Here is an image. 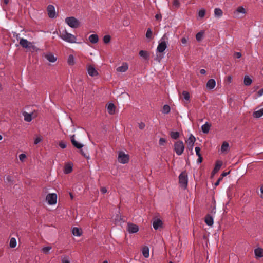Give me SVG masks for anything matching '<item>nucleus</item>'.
<instances>
[{
	"label": "nucleus",
	"mask_w": 263,
	"mask_h": 263,
	"mask_svg": "<svg viewBox=\"0 0 263 263\" xmlns=\"http://www.w3.org/2000/svg\"><path fill=\"white\" fill-rule=\"evenodd\" d=\"M59 36L63 40L70 43L76 42V37L73 34L67 32L66 30L60 31Z\"/></svg>",
	"instance_id": "nucleus-1"
},
{
	"label": "nucleus",
	"mask_w": 263,
	"mask_h": 263,
	"mask_svg": "<svg viewBox=\"0 0 263 263\" xmlns=\"http://www.w3.org/2000/svg\"><path fill=\"white\" fill-rule=\"evenodd\" d=\"M184 144L182 141H177L175 142L174 144V150L178 156L182 154L184 152Z\"/></svg>",
	"instance_id": "nucleus-2"
},
{
	"label": "nucleus",
	"mask_w": 263,
	"mask_h": 263,
	"mask_svg": "<svg viewBox=\"0 0 263 263\" xmlns=\"http://www.w3.org/2000/svg\"><path fill=\"white\" fill-rule=\"evenodd\" d=\"M168 38L166 34H164L160 40V42L157 48V50L159 52H163L167 47V40Z\"/></svg>",
	"instance_id": "nucleus-3"
},
{
	"label": "nucleus",
	"mask_w": 263,
	"mask_h": 263,
	"mask_svg": "<svg viewBox=\"0 0 263 263\" xmlns=\"http://www.w3.org/2000/svg\"><path fill=\"white\" fill-rule=\"evenodd\" d=\"M179 183L182 187L185 189L187 186L188 179L186 172H182L179 176Z\"/></svg>",
	"instance_id": "nucleus-4"
},
{
	"label": "nucleus",
	"mask_w": 263,
	"mask_h": 263,
	"mask_svg": "<svg viewBox=\"0 0 263 263\" xmlns=\"http://www.w3.org/2000/svg\"><path fill=\"white\" fill-rule=\"evenodd\" d=\"M65 22L71 28H77L80 26L79 21L74 17H67Z\"/></svg>",
	"instance_id": "nucleus-5"
},
{
	"label": "nucleus",
	"mask_w": 263,
	"mask_h": 263,
	"mask_svg": "<svg viewBox=\"0 0 263 263\" xmlns=\"http://www.w3.org/2000/svg\"><path fill=\"white\" fill-rule=\"evenodd\" d=\"M118 161L121 163L125 164L129 161V156L123 152H120L118 158Z\"/></svg>",
	"instance_id": "nucleus-6"
},
{
	"label": "nucleus",
	"mask_w": 263,
	"mask_h": 263,
	"mask_svg": "<svg viewBox=\"0 0 263 263\" xmlns=\"http://www.w3.org/2000/svg\"><path fill=\"white\" fill-rule=\"evenodd\" d=\"M46 200L50 205L54 204L57 203V196L56 194H48L46 196Z\"/></svg>",
	"instance_id": "nucleus-7"
},
{
	"label": "nucleus",
	"mask_w": 263,
	"mask_h": 263,
	"mask_svg": "<svg viewBox=\"0 0 263 263\" xmlns=\"http://www.w3.org/2000/svg\"><path fill=\"white\" fill-rule=\"evenodd\" d=\"M87 70L88 74L91 77H95L98 74L97 71L93 65H88L87 67Z\"/></svg>",
	"instance_id": "nucleus-8"
},
{
	"label": "nucleus",
	"mask_w": 263,
	"mask_h": 263,
	"mask_svg": "<svg viewBox=\"0 0 263 263\" xmlns=\"http://www.w3.org/2000/svg\"><path fill=\"white\" fill-rule=\"evenodd\" d=\"M47 10L48 15L50 18H54L55 16V12L54 7L53 5H49L48 6Z\"/></svg>",
	"instance_id": "nucleus-9"
},
{
	"label": "nucleus",
	"mask_w": 263,
	"mask_h": 263,
	"mask_svg": "<svg viewBox=\"0 0 263 263\" xmlns=\"http://www.w3.org/2000/svg\"><path fill=\"white\" fill-rule=\"evenodd\" d=\"M196 139L195 137L191 135L190 137L186 141V143L187 144L188 148L192 150L194 144L195 142Z\"/></svg>",
	"instance_id": "nucleus-10"
},
{
	"label": "nucleus",
	"mask_w": 263,
	"mask_h": 263,
	"mask_svg": "<svg viewBox=\"0 0 263 263\" xmlns=\"http://www.w3.org/2000/svg\"><path fill=\"white\" fill-rule=\"evenodd\" d=\"M128 230L129 233H134L138 231L139 228L138 226L136 224L133 223H129L128 224Z\"/></svg>",
	"instance_id": "nucleus-11"
},
{
	"label": "nucleus",
	"mask_w": 263,
	"mask_h": 263,
	"mask_svg": "<svg viewBox=\"0 0 263 263\" xmlns=\"http://www.w3.org/2000/svg\"><path fill=\"white\" fill-rule=\"evenodd\" d=\"M20 45L23 48H27L30 46L31 43L28 42L26 39L22 38L20 41Z\"/></svg>",
	"instance_id": "nucleus-12"
},
{
	"label": "nucleus",
	"mask_w": 263,
	"mask_h": 263,
	"mask_svg": "<svg viewBox=\"0 0 263 263\" xmlns=\"http://www.w3.org/2000/svg\"><path fill=\"white\" fill-rule=\"evenodd\" d=\"M70 139H71V143H72V145L74 147H76V148H77L78 149H80V148H81L83 146V144L78 143L75 140V139H74V135L71 136V137H70Z\"/></svg>",
	"instance_id": "nucleus-13"
},
{
	"label": "nucleus",
	"mask_w": 263,
	"mask_h": 263,
	"mask_svg": "<svg viewBox=\"0 0 263 263\" xmlns=\"http://www.w3.org/2000/svg\"><path fill=\"white\" fill-rule=\"evenodd\" d=\"M254 254L256 258H261L263 257V249L257 248L254 250Z\"/></svg>",
	"instance_id": "nucleus-14"
},
{
	"label": "nucleus",
	"mask_w": 263,
	"mask_h": 263,
	"mask_svg": "<svg viewBox=\"0 0 263 263\" xmlns=\"http://www.w3.org/2000/svg\"><path fill=\"white\" fill-rule=\"evenodd\" d=\"M222 163L220 161H216L215 166V167L212 171V173L213 175H214L215 174H216V173H217L218 172V171L220 170V168L222 165Z\"/></svg>",
	"instance_id": "nucleus-15"
},
{
	"label": "nucleus",
	"mask_w": 263,
	"mask_h": 263,
	"mask_svg": "<svg viewBox=\"0 0 263 263\" xmlns=\"http://www.w3.org/2000/svg\"><path fill=\"white\" fill-rule=\"evenodd\" d=\"M162 225V221L157 219L153 221V226L155 230H158L160 227H161Z\"/></svg>",
	"instance_id": "nucleus-16"
},
{
	"label": "nucleus",
	"mask_w": 263,
	"mask_h": 263,
	"mask_svg": "<svg viewBox=\"0 0 263 263\" xmlns=\"http://www.w3.org/2000/svg\"><path fill=\"white\" fill-rule=\"evenodd\" d=\"M128 66L126 63H124L122 66L117 68V71L120 72H125L128 69Z\"/></svg>",
	"instance_id": "nucleus-17"
},
{
	"label": "nucleus",
	"mask_w": 263,
	"mask_h": 263,
	"mask_svg": "<svg viewBox=\"0 0 263 263\" xmlns=\"http://www.w3.org/2000/svg\"><path fill=\"white\" fill-rule=\"evenodd\" d=\"M116 110V106L113 103H109L107 107L108 112L110 115H113L115 114Z\"/></svg>",
	"instance_id": "nucleus-18"
},
{
	"label": "nucleus",
	"mask_w": 263,
	"mask_h": 263,
	"mask_svg": "<svg viewBox=\"0 0 263 263\" xmlns=\"http://www.w3.org/2000/svg\"><path fill=\"white\" fill-rule=\"evenodd\" d=\"M215 81L213 79H210L206 83V87L210 89H213L215 87Z\"/></svg>",
	"instance_id": "nucleus-19"
},
{
	"label": "nucleus",
	"mask_w": 263,
	"mask_h": 263,
	"mask_svg": "<svg viewBox=\"0 0 263 263\" xmlns=\"http://www.w3.org/2000/svg\"><path fill=\"white\" fill-rule=\"evenodd\" d=\"M210 127L211 125L208 122H206L201 127L202 132L204 134L208 133L210 130Z\"/></svg>",
	"instance_id": "nucleus-20"
},
{
	"label": "nucleus",
	"mask_w": 263,
	"mask_h": 263,
	"mask_svg": "<svg viewBox=\"0 0 263 263\" xmlns=\"http://www.w3.org/2000/svg\"><path fill=\"white\" fill-rule=\"evenodd\" d=\"M72 171V165L71 164L67 163L65 165L64 172L66 174H69Z\"/></svg>",
	"instance_id": "nucleus-21"
},
{
	"label": "nucleus",
	"mask_w": 263,
	"mask_h": 263,
	"mask_svg": "<svg viewBox=\"0 0 263 263\" xmlns=\"http://www.w3.org/2000/svg\"><path fill=\"white\" fill-rule=\"evenodd\" d=\"M205 222L208 226H212L213 224V219L210 215H207L205 218Z\"/></svg>",
	"instance_id": "nucleus-22"
},
{
	"label": "nucleus",
	"mask_w": 263,
	"mask_h": 263,
	"mask_svg": "<svg viewBox=\"0 0 263 263\" xmlns=\"http://www.w3.org/2000/svg\"><path fill=\"white\" fill-rule=\"evenodd\" d=\"M23 115L24 117V120L26 122H30L32 120V114H29L24 111L23 112Z\"/></svg>",
	"instance_id": "nucleus-23"
},
{
	"label": "nucleus",
	"mask_w": 263,
	"mask_h": 263,
	"mask_svg": "<svg viewBox=\"0 0 263 263\" xmlns=\"http://www.w3.org/2000/svg\"><path fill=\"white\" fill-rule=\"evenodd\" d=\"M89 40L91 43H97L98 42V36L97 34H91L89 36Z\"/></svg>",
	"instance_id": "nucleus-24"
},
{
	"label": "nucleus",
	"mask_w": 263,
	"mask_h": 263,
	"mask_svg": "<svg viewBox=\"0 0 263 263\" xmlns=\"http://www.w3.org/2000/svg\"><path fill=\"white\" fill-rule=\"evenodd\" d=\"M72 232L73 235L76 236H80L82 235L81 230L77 227L72 229Z\"/></svg>",
	"instance_id": "nucleus-25"
},
{
	"label": "nucleus",
	"mask_w": 263,
	"mask_h": 263,
	"mask_svg": "<svg viewBox=\"0 0 263 263\" xmlns=\"http://www.w3.org/2000/svg\"><path fill=\"white\" fill-rule=\"evenodd\" d=\"M253 116L254 117L258 118L263 116V108L258 110L255 111L253 112Z\"/></svg>",
	"instance_id": "nucleus-26"
},
{
	"label": "nucleus",
	"mask_w": 263,
	"mask_h": 263,
	"mask_svg": "<svg viewBox=\"0 0 263 263\" xmlns=\"http://www.w3.org/2000/svg\"><path fill=\"white\" fill-rule=\"evenodd\" d=\"M182 95L184 99L185 100L184 103L187 104L189 102V101H190V94H189V93L187 91H183L182 92Z\"/></svg>",
	"instance_id": "nucleus-27"
},
{
	"label": "nucleus",
	"mask_w": 263,
	"mask_h": 263,
	"mask_svg": "<svg viewBox=\"0 0 263 263\" xmlns=\"http://www.w3.org/2000/svg\"><path fill=\"white\" fill-rule=\"evenodd\" d=\"M46 58L50 62H54L57 58L52 53H48L45 55Z\"/></svg>",
	"instance_id": "nucleus-28"
},
{
	"label": "nucleus",
	"mask_w": 263,
	"mask_h": 263,
	"mask_svg": "<svg viewBox=\"0 0 263 263\" xmlns=\"http://www.w3.org/2000/svg\"><path fill=\"white\" fill-rule=\"evenodd\" d=\"M139 55L145 60H148L149 57V54L148 52L144 50H140L139 51Z\"/></svg>",
	"instance_id": "nucleus-29"
},
{
	"label": "nucleus",
	"mask_w": 263,
	"mask_h": 263,
	"mask_svg": "<svg viewBox=\"0 0 263 263\" xmlns=\"http://www.w3.org/2000/svg\"><path fill=\"white\" fill-rule=\"evenodd\" d=\"M252 82V79L248 76H246L244 78V84L246 86H249Z\"/></svg>",
	"instance_id": "nucleus-30"
},
{
	"label": "nucleus",
	"mask_w": 263,
	"mask_h": 263,
	"mask_svg": "<svg viewBox=\"0 0 263 263\" xmlns=\"http://www.w3.org/2000/svg\"><path fill=\"white\" fill-rule=\"evenodd\" d=\"M142 254L144 257L147 258L149 256V249L147 247H143Z\"/></svg>",
	"instance_id": "nucleus-31"
},
{
	"label": "nucleus",
	"mask_w": 263,
	"mask_h": 263,
	"mask_svg": "<svg viewBox=\"0 0 263 263\" xmlns=\"http://www.w3.org/2000/svg\"><path fill=\"white\" fill-rule=\"evenodd\" d=\"M180 136V134L178 132H171L170 133V136L172 139H177Z\"/></svg>",
	"instance_id": "nucleus-32"
},
{
	"label": "nucleus",
	"mask_w": 263,
	"mask_h": 263,
	"mask_svg": "<svg viewBox=\"0 0 263 263\" xmlns=\"http://www.w3.org/2000/svg\"><path fill=\"white\" fill-rule=\"evenodd\" d=\"M229 146V143L227 142H223L221 147V151L222 152L227 151Z\"/></svg>",
	"instance_id": "nucleus-33"
},
{
	"label": "nucleus",
	"mask_w": 263,
	"mask_h": 263,
	"mask_svg": "<svg viewBox=\"0 0 263 263\" xmlns=\"http://www.w3.org/2000/svg\"><path fill=\"white\" fill-rule=\"evenodd\" d=\"M215 15L218 17H220L222 15V11L219 8H215L214 10Z\"/></svg>",
	"instance_id": "nucleus-34"
},
{
	"label": "nucleus",
	"mask_w": 263,
	"mask_h": 263,
	"mask_svg": "<svg viewBox=\"0 0 263 263\" xmlns=\"http://www.w3.org/2000/svg\"><path fill=\"white\" fill-rule=\"evenodd\" d=\"M67 62L70 65H73L74 64V57L72 54L69 55Z\"/></svg>",
	"instance_id": "nucleus-35"
},
{
	"label": "nucleus",
	"mask_w": 263,
	"mask_h": 263,
	"mask_svg": "<svg viewBox=\"0 0 263 263\" xmlns=\"http://www.w3.org/2000/svg\"><path fill=\"white\" fill-rule=\"evenodd\" d=\"M4 181L7 183H12L13 182L12 178L10 175H7L4 178Z\"/></svg>",
	"instance_id": "nucleus-36"
},
{
	"label": "nucleus",
	"mask_w": 263,
	"mask_h": 263,
	"mask_svg": "<svg viewBox=\"0 0 263 263\" xmlns=\"http://www.w3.org/2000/svg\"><path fill=\"white\" fill-rule=\"evenodd\" d=\"M16 246V240L14 238H11L10 240V247L11 248H14Z\"/></svg>",
	"instance_id": "nucleus-37"
},
{
	"label": "nucleus",
	"mask_w": 263,
	"mask_h": 263,
	"mask_svg": "<svg viewBox=\"0 0 263 263\" xmlns=\"http://www.w3.org/2000/svg\"><path fill=\"white\" fill-rule=\"evenodd\" d=\"M170 111V107L168 105H164L162 112L164 114H168Z\"/></svg>",
	"instance_id": "nucleus-38"
},
{
	"label": "nucleus",
	"mask_w": 263,
	"mask_h": 263,
	"mask_svg": "<svg viewBox=\"0 0 263 263\" xmlns=\"http://www.w3.org/2000/svg\"><path fill=\"white\" fill-rule=\"evenodd\" d=\"M51 248L50 246L45 247L42 248V251L44 253L48 254Z\"/></svg>",
	"instance_id": "nucleus-39"
},
{
	"label": "nucleus",
	"mask_w": 263,
	"mask_h": 263,
	"mask_svg": "<svg viewBox=\"0 0 263 263\" xmlns=\"http://www.w3.org/2000/svg\"><path fill=\"white\" fill-rule=\"evenodd\" d=\"M61 262L62 263H70L69 258L65 256L61 257Z\"/></svg>",
	"instance_id": "nucleus-40"
},
{
	"label": "nucleus",
	"mask_w": 263,
	"mask_h": 263,
	"mask_svg": "<svg viewBox=\"0 0 263 263\" xmlns=\"http://www.w3.org/2000/svg\"><path fill=\"white\" fill-rule=\"evenodd\" d=\"M203 37V33L201 32H198L196 35V39L198 41H200Z\"/></svg>",
	"instance_id": "nucleus-41"
},
{
	"label": "nucleus",
	"mask_w": 263,
	"mask_h": 263,
	"mask_svg": "<svg viewBox=\"0 0 263 263\" xmlns=\"http://www.w3.org/2000/svg\"><path fill=\"white\" fill-rule=\"evenodd\" d=\"M152 36V31L150 28H148L146 33V37L148 39L151 38Z\"/></svg>",
	"instance_id": "nucleus-42"
},
{
	"label": "nucleus",
	"mask_w": 263,
	"mask_h": 263,
	"mask_svg": "<svg viewBox=\"0 0 263 263\" xmlns=\"http://www.w3.org/2000/svg\"><path fill=\"white\" fill-rule=\"evenodd\" d=\"M110 41V36L108 35H105L103 37V41L105 43H108Z\"/></svg>",
	"instance_id": "nucleus-43"
},
{
	"label": "nucleus",
	"mask_w": 263,
	"mask_h": 263,
	"mask_svg": "<svg viewBox=\"0 0 263 263\" xmlns=\"http://www.w3.org/2000/svg\"><path fill=\"white\" fill-rule=\"evenodd\" d=\"M205 10L204 9H201L200 10L199 12H198V16L202 18V17H203L205 15Z\"/></svg>",
	"instance_id": "nucleus-44"
},
{
	"label": "nucleus",
	"mask_w": 263,
	"mask_h": 263,
	"mask_svg": "<svg viewBox=\"0 0 263 263\" xmlns=\"http://www.w3.org/2000/svg\"><path fill=\"white\" fill-rule=\"evenodd\" d=\"M42 140V138L41 136H38L37 137L35 140H34V143L35 144H38L39 142H40Z\"/></svg>",
	"instance_id": "nucleus-45"
},
{
	"label": "nucleus",
	"mask_w": 263,
	"mask_h": 263,
	"mask_svg": "<svg viewBox=\"0 0 263 263\" xmlns=\"http://www.w3.org/2000/svg\"><path fill=\"white\" fill-rule=\"evenodd\" d=\"M237 11L239 13H241L243 14L245 13L246 12L245 9L242 7H239L237 9Z\"/></svg>",
	"instance_id": "nucleus-46"
},
{
	"label": "nucleus",
	"mask_w": 263,
	"mask_h": 263,
	"mask_svg": "<svg viewBox=\"0 0 263 263\" xmlns=\"http://www.w3.org/2000/svg\"><path fill=\"white\" fill-rule=\"evenodd\" d=\"M166 142V140L164 138H161L159 139V143L160 145H164Z\"/></svg>",
	"instance_id": "nucleus-47"
},
{
	"label": "nucleus",
	"mask_w": 263,
	"mask_h": 263,
	"mask_svg": "<svg viewBox=\"0 0 263 263\" xmlns=\"http://www.w3.org/2000/svg\"><path fill=\"white\" fill-rule=\"evenodd\" d=\"M200 148L199 147H195V152H196V155L198 156H200L201 155V154H200Z\"/></svg>",
	"instance_id": "nucleus-48"
},
{
	"label": "nucleus",
	"mask_w": 263,
	"mask_h": 263,
	"mask_svg": "<svg viewBox=\"0 0 263 263\" xmlns=\"http://www.w3.org/2000/svg\"><path fill=\"white\" fill-rule=\"evenodd\" d=\"M173 5L176 8L178 7L179 6V1L178 0H174L173 1Z\"/></svg>",
	"instance_id": "nucleus-49"
},
{
	"label": "nucleus",
	"mask_w": 263,
	"mask_h": 263,
	"mask_svg": "<svg viewBox=\"0 0 263 263\" xmlns=\"http://www.w3.org/2000/svg\"><path fill=\"white\" fill-rule=\"evenodd\" d=\"M26 157V155L24 154H21L19 155V159L22 161H23Z\"/></svg>",
	"instance_id": "nucleus-50"
},
{
	"label": "nucleus",
	"mask_w": 263,
	"mask_h": 263,
	"mask_svg": "<svg viewBox=\"0 0 263 263\" xmlns=\"http://www.w3.org/2000/svg\"><path fill=\"white\" fill-rule=\"evenodd\" d=\"M59 146L62 148H66V143L65 142H60L59 143Z\"/></svg>",
	"instance_id": "nucleus-51"
},
{
	"label": "nucleus",
	"mask_w": 263,
	"mask_h": 263,
	"mask_svg": "<svg viewBox=\"0 0 263 263\" xmlns=\"http://www.w3.org/2000/svg\"><path fill=\"white\" fill-rule=\"evenodd\" d=\"M241 54L240 52H237L234 53V57L236 58L239 59V58H241Z\"/></svg>",
	"instance_id": "nucleus-52"
},
{
	"label": "nucleus",
	"mask_w": 263,
	"mask_h": 263,
	"mask_svg": "<svg viewBox=\"0 0 263 263\" xmlns=\"http://www.w3.org/2000/svg\"><path fill=\"white\" fill-rule=\"evenodd\" d=\"M198 158L197 160V163H201L202 162V160H203L202 156L200 155V156H198Z\"/></svg>",
	"instance_id": "nucleus-53"
},
{
	"label": "nucleus",
	"mask_w": 263,
	"mask_h": 263,
	"mask_svg": "<svg viewBox=\"0 0 263 263\" xmlns=\"http://www.w3.org/2000/svg\"><path fill=\"white\" fill-rule=\"evenodd\" d=\"M258 97H260L263 95V89L259 90L257 92Z\"/></svg>",
	"instance_id": "nucleus-54"
},
{
	"label": "nucleus",
	"mask_w": 263,
	"mask_h": 263,
	"mask_svg": "<svg viewBox=\"0 0 263 263\" xmlns=\"http://www.w3.org/2000/svg\"><path fill=\"white\" fill-rule=\"evenodd\" d=\"M230 173V172H223L221 175V178H223V177L226 176Z\"/></svg>",
	"instance_id": "nucleus-55"
},
{
	"label": "nucleus",
	"mask_w": 263,
	"mask_h": 263,
	"mask_svg": "<svg viewBox=\"0 0 263 263\" xmlns=\"http://www.w3.org/2000/svg\"><path fill=\"white\" fill-rule=\"evenodd\" d=\"M145 124L143 123H141L139 124V127L140 129H142L144 128Z\"/></svg>",
	"instance_id": "nucleus-56"
},
{
	"label": "nucleus",
	"mask_w": 263,
	"mask_h": 263,
	"mask_svg": "<svg viewBox=\"0 0 263 263\" xmlns=\"http://www.w3.org/2000/svg\"><path fill=\"white\" fill-rule=\"evenodd\" d=\"M101 192L103 193V194H105L107 192V189L105 188V187H102L101 189Z\"/></svg>",
	"instance_id": "nucleus-57"
},
{
	"label": "nucleus",
	"mask_w": 263,
	"mask_h": 263,
	"mask_svg": "<svg viewBox=\"0 0 263 263\" xmlns=\"http://www.w3.org/2000/svg\"><path fill=\"white\" fill-rule=\"evenodd\" d=\"M161 17H162V16H161V14H157L155 15V18L156 20H161Z\"/></svg>",
	"instance_id": "nucleus-58"
},
{
	"label": "nucleus",
	"mask_w": 263,
	"mask_h": 263,
	"mask_svg": "<svg viewBox=\"0 0 263 263\" xmlns=\"http://www.w3.org/2000/svg\"><path fill=\"white\" fill-rule=\"evenodd\" d=\"M222 179V178H221V177H220V178H219L218 179V180L215 182V186H217V185H219V184L220 181Z\"/></svg>",
	"instance_id": "nucleus-59"
},
{
	"label": "nucleus",
	"mask_w": 263,
	"mask_h": 263,
	"mask_svg": "<svg viewBox=\"0 0 263 263\" xmlns=\"http://www.w3.org/2000/svg\"><path fill=\"white\" fill-rule=\"evenodd\" d=\"M232 80V77L231 76H229L227 78V81L228 82L231 83Z\"/></svg>",
	"instance_id": "nucleus-60"
},
{
	"label": "nucleus",
	"mask_w": 263,
	"mask_h": 263,
	"mask_svg": "<svg viewBox=\"0 0 263 263\" xmlns=\"http://www.w3.org/2000/svg\"><path fill=\"white\" fill-rule=\"evenodd\" d=\"M186 42H187V40H186V39L185 38H184V37H183V38H182V39H181V43H182V44H186Z\"/></svg>",
	"instance_id": "nucleus-61"
},
{
	"label": "nucleus",
	"mask_w": 263,
	"mask_h": 263,
	"mask_svg": "<svg viewBox=\"0 0 263 263\" xmlns=\"http://www.w3.org/2000/svg\"><path fill=\"white\" fill-rule=\"evenodd\" d=\"M200 72L201 74H204L206 73V71L204 69H202L200 70Z\"/></svg>",
	"instance_id": "nucleus-62"
},
{
	"label": "nucleus",
	"mask_w": 263,
	"mask_h": 263,
	"mask_svg": "<svg viewBox=\"0 0 263 263\" xmlns=\"http://www.w3.org/2000/svg\"><path fill=\"white\" fill-rule=\"evenodd\" d=\"M9 2V0H4V3L6 5Z\"/></svg>",
	"instance_id": "nucleus-63"
},
{
	"label": "nucleus",
	"mask_w": 263,
	"mask_h": 263,
	"mask_svg": "<svg viewBox=\"0 0 263 263\" xmlns=\"http://www.w3.org/2000/svg\"><path fill=\"white\" fill-rule=\"evenodd\" d=\"M260 191L261 193L263 194V185L261 186Z\"/></svg>",
	"instance_id": "nucleus-64"
}]
</instances>
